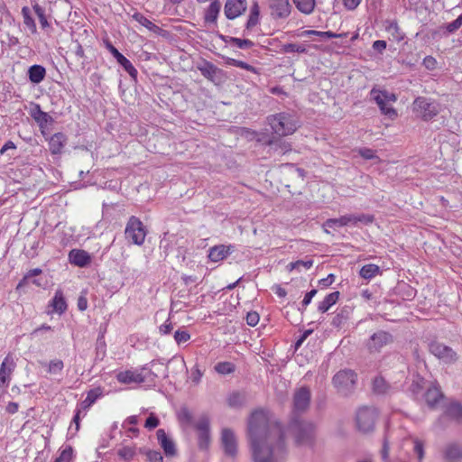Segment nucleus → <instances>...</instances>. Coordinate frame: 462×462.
I'll return each mask as SVG.
<instances>
[{"instance_id": "nucleus-9", "label": "nucleus", "mask_w": 462, "mask_h": 462, "mask_svg": "<svg viewBox=\"0 0 462 462\" xmlns=\"http://www.w3.org/2000/svg\"><path fill=\"white\" fill-rule=\"evenodd\" d=\"M125 237L133 244L142 245L146 236V229L143 222L136 217L132 216L126 224L125 230Z\"/></svg>"}, {"instance_id": "nucleus-6", "label": "nucleus", "mask_w": 462, "mask_h": 462, "mask_svg": "<svg viewBox=\"0 0 462 462\" xmlns=\"http://www.w3.org/2000/svg\"><path fill=\"white\" fill-rule=\"evenodd\" d=\"M311 391L308 386L296 388L292 395L291 418H300L310 405Z\"/></svg>"}, {"instance_id": "nucleus-57", "label": "nucleus", "mask_w": 462, "mask_h": 462, "mask_svg": "<svg viewBox=\"0 0 462 462\" xmlns=\"http://www.w3.org/2000/svg\"><path fill=\"white\" fill-rule=\"evenodd\" d=\"M73 449L70 447L64 448L60 454V456L57 458L58 461L60 462H69L72 458Z\"/></svg>"}, {"instance_id": "nucleus-40", "label": "nucleus", "mask_w": 462, "mask_h": 462, "mask_svg": "<svg viewBox=\"0 0 462 462\" xmlns=\"http://www.w3.org/2000/svg\"><path fill=\"white\" fill-rule=\"evenodd\" d=\"M259 16H260V7L257 2L253 3L251 9H250V14L249 18L246 23V29H251L254 27L258 22H259Z\"/></svg>"}, {"instance_id": "nucleus-18", "label": "nucleus", "mask_w": 462, "mask_h": 462, "mask_svg": "<svg viewBox=\"0 0 462 462\" xmlns=\"http://www.w3.org/2000/svg\"><path fill=\"white\" fill-rule=\"evenodd\" d=\"M221 442L226 455L235 457L237 452L236 439L229 429H224L221 433Z\"/></svg>"}, {"instance_id": "nucleus-23", "label": "nucleus", "mask_w": 462, "mask_h": 462, "mask_svg": "<svg viewBox=\"0 0 462 462\" xmlns=\"http://www.w3.org/2000/svg\"><path fill=\"white\" fill-rule=\"evenodd\" d=\"M67 143V137L63 133L54 134L49 140V148L52 154H60L62 152Z\"/></svg>"}, {"instance_id": "nucleus-21", "label": "nucleus", "mask_w": 462, "mask_h": 462, "mask_svg": "<svg viewBox=\"0 0 462 462\" xmlns=\"http://www.w3.org/2000/svg\"><path fill=\"white\" fill-rule=\"evenodd\" d=\"M69 259L70 263L79 266L85 267L87 266L90 261L91 257L89 254L84 250L80 249H73L69 254Z\"/></svg>"}, {"instance_id": "nucleus-39", "label": "nucleus", "mask_w": 462, "mask_h": 462, "mask_svg": "<svg viewBox=\"0 0 462 462\" xmlns=\"http://www.w3.org/2000/svg\"><path fill=\"white\" fill-rule=\"evenodd\" d=\"M132 18L134 21H136L137 23H139L140 24H142L143 26H144L145 28H147L151 32H157L160 30V28L156 24L152 23L148 18H146L141 13H138V12L134 13L132 15Z\"/></svg>"}, {"instance_id": "nucleus-29", "label": "nucleus", "mask_w": 462, "mask_h": 462, "mask_svg": "<svg viewBox=\"0 0 462 462\" xmlns=\"http://www.w3.org/2000/svg\"><path fill=\"white\" fill-rule=\"evenodd\" d=\"M384 27L385 31L390 34L393 41L400 42L405 38V33L401 30L397 22L386 21Z\"/></svg>"}, {"instance_id": "nucleus-60", "label": "nucleus", "mask_w": 462, "mask_h": 462, "mask_svg": "<svg viewBox=\"0 0 462 462\" xmlns=\"http://www.w3.org/2000/svg\"><path fill=\"white\" fill-rule=\"evenodd\" d=\"M147 458L150 462H162L163 457L160 451L149 450L146 452Z\"/></svg>"}, {"instance_id": "nucleus-51", "label": "nucleus", "mask_w": 462, "mask_h": 462, "mask_svg": "<svg viewBox=\"0 0 462 462\" xmlns=\"http://www.w3.org/2000/svg\"><path fill=\"white\" fill-rule=\"evenodd\" d=\"M373 389L376 393H385L388 389L386 381L382 377H376L373 382Z\"/></svg>"}, {"instance_id": "nucleus-62", "label": "nucleus", "mask_w": 462, "mask_h": 462, "mask_svg": "<svg viewBox=\"0 0 462 462\" xmlns=\"http://www.w3.org/2000/svg\"><path fill=\"white\" fill-rule=\"evenodd\" d=\"M422 64L427 69L433 70L436 69L437 60L432 56H427L424 58Z\"/></svg>"}, {"instance_id": "nucleus-64", "label": "nucleus", "mask_w": 462, "mask_h": 462, "mask_svg": "<svg viewBox=\"0 0 462 462\" xmlns=\"http://www.w3.org/2000/svg\"><path fill=\"white\" fill-rule=\"evenodd\" d=\"M173 329V325L171 322L166 320L162 325L159 327V331L162 335H168Z\"/></svg>"}, {"instance_id": "nucleus-13", "label": "nucleus", "mask_w": 462, "mask_h": 462, "mask_svg": "<svg viewBox=\"0 0 462 462\" xmlns=\"http://www.w3.org/2000/svg\"><path fill=\"white\" fill-rule=\"evenodd\" d=\"M31 106H32L31 116L38 124L42 134L44 136L49 134L54 123L53 118L48 113L42 111L39 105L31 103Z\"/></svg>"}, {"instance_id": "nucleus-53", "label": "nucleus", "mask_w": 462, "mask_h": 462, "mask_svg": "<svg viewBox=\"0 0 462 462\" xmlns=\"http://www.w3.org/2000/svg\"><path fill=\"white\" fill-rule=\"evenodd\" d=\"M413 444H414L413 450H414L415 454L417 455L419 461L421 462L422 459L424 458V443L421 440H420L419 439H414Z\"/></svg>"}, {"instance_id": "nucleus-63", "label": "nucleus", "mask_w": 462, "mask_h": 462, "mask_svg": "<svg viewBox=\"0 0 462 462\" xmlns=\"http://www.w3.org/2000/svg\"><path fill=\"white\" fill-rule=\"evenodd\" d=\"M31 282L36 284L38 287L45 288L49 284V280L47 276L40 275L39 278H34L33 280H31Z\"/></svg>"}, {"instance_id": "nucleus-2", "label": "nucleus", "mask_w": 462, "mask_h": 462, "mask_svg": "<svg viewBox=\"0 0 462 462\" xmlns=\"http://www.w3.org/2000/svg\"><path fill=\"white\" fill-rule=\"evenodd\" d=\"M180 425L187 429L193 427L198 432V444L201 449H206L210 442V421L207 415H201L196 421L192 413L186 407H182L178 412Z\"/></svg>"}, {"instance_id": "nucleus-10", "label": "nucleus", "mask_w": 462, "mask_h": 462, "mask_svg": "<svg viewBox=\"0 0 462 462\" xmlns=\"http://www.w3.org/2000/svg\"><path fill=\"white\" fill-rule=\"evenodd\" d=\"M356 374L351 370H341L333 377V384L342 395H348L354 389Z\"/></svg>"}, {"instance_id": "nucleus-50", "label": "nucleus", "mask_w": 462, "mask_h": 462, "mask_svg": "<svg viewBox=\"0 0 462 462\" xmlns=\"http://www.w3.org/2000/svg\"><path fill=\"white\" fill-rule=\"evenodd\" d=\"M282 50L285 53H292V52H298V53H306L307 48L303 44H298V43H286L283 44L282 47Z\"/></svg>"}, {"instance_id": "nucleus-52", "label": "nucleus", "mask_w": 462, "mask_h": 462, "mask_svg": "<svg viewBox=\"0 0 462 462\" xmlns=\"http://www.w3.org/2000/svg\"><path fill=\"white\" fill-rule=\"evenodd\" d=\"M393 439V432L387 430L383 439V444L382 448V457L383 460H386L389 456V445Z\"/></svg>"}, {"instance_id": "nucleus-46", "label": "nucleus", "mask_w": 462, "mask_h": 462, "mask_svg": "<svg viewBox=\"0 0 462 462\" xmlns=\"http://www.w3.org/2000/svg\"><path fill=\"white\" fill-rule=\"evenodd\" d=\"M236 370V365L231 362H219L215 365V371L219 374H229Z\"/></svg>"}, {"instance_id": "nucleus-59", "label": "nucleus", "mask_w": 462, "mask_h": 462, "mask_svg": "<svg viewBox=\"0 0 462 462\" xmlns=\"http://www.w3.org/2000/svg\"><path fill=\"white\" fill-rule=\"evenodd\" d=\"M159 419L153 413H152L145 420L144 427L148 430H153L159 425Z\"/></svg>"}, {"instance_id": "nucleus-49", "label": "nucleus", "mask_w": 462, "mask_h": 462, "mask_svg": "<svg viewBox=\"0 0 462 462\" xmlns=\"http://www.w3.org/2000/svg\"><path fill=\"white\" fill-rule=\"evenodd\" d=\"M227 42L234 44L242 50L250 49L254 45V43L251 40L240 39V38H236V37H229V40L227 41Z\"/></svg>"}, {"instance_id": "nucleus-36", "label": "nucleus", "mask_w": 462, "mask_h": 462, "mask_svg": "<svg viewBox=\"0 0 462 462\" xmlns=\"http://www.w3.org/2000/svg\"><path fill=\"white\" fill-rule=\"evenodd\" d=\"M316 35L320 37L321 39H331V38H342L346 37L347 33H335L331 31L320 32L315 30H307L302 32L301 36H311Z\"/></svg>"}, {"instance_id": "nucleus-7", "label": "nucleus", "mask_w": 462, "mask_h": 462, "mask_svg": "<svg viewBox=\"0 0 462 462\" xmlns=\"http://www.w3.org/2000/svg\"><path fill=\"white\" fill-rule=\"evenodd\" d=\"M370 96L379 106L382 114L387 116L391 119L397 117V111L392 106H387V103H394L397 100L395 94L384 89L381 90L374 88L370 91Z\"/></svg>"}, {"instance_id": "nucleus-44", "label": "nucleus", "mask_w": 462, "mask_h": 462, "mask_svg": "<svg viewBox=\"0 0 462 462\" xmlns=\"http://www.w3.org/2000/svg\"><path fill=\"white\" fill-rule=\"evenodd\" d=\"M296 7L303 14H310L315 7V0H293Z\"/></svg>"}, {"instance_id": "nucleus-61", "label": "nucleus", "mask_w": 462, "mask_h": 462, "mask_svg": "<svg viewBox=\"0 0 462 462\" xmlns=\"http://www.w3.org/2000/svg\"><path fill=\"white\" fill-rule=\"evenodd\" d=\"M246 323L251 326L254 327L259 322V314L255 311H251L246 314Z\"/></svg>"}, {"instance_id": "nucleus-17", "label": "nucleus", "mask_w": 462, "mask_h": 462, "mask_svg": "<svg viewBox=\"0 0 462 462\" xmlns=\"http://www.w3.org/2000/svg\"><path fill=\"white\" fill-rule=\"evenodd\" d=\"M197 69L200 71L203 77L212 82H216L217 79H220L224 75L221 69L206 60L199 62L197 65Z\"/></svg>"}, {"instance_id": "nucleus-30", "label": "nucleus", "mask_w": 462, "mask_h": 462, "mask_svg": "<svg viewBox=\"0 0 462 462\" xmlns=\"http://www.w3.org/2000/svg\"><path fill=\"white\" fill-rule=\"evenodd\" d=\"M13 361L6 356L0 367V388L5 387L10 380Z\"/></svg>"}, {"instance_id": "nucleus-28", "label": "nucleus", "mask_w": 462, "mask_h": 462, "mask_svg": "<svg viewBox=\"0 0 462 462\" xmlns=\"http://www.w3.org/2000/svg\"><path fill=\"white\" fill-rule=\"evenodd\" d=\"M267 145L270 147V150L273 152H277L278 154H285L286 152L291 151V145L282 139L273 138L267 142Z\"/></svg>"}, {"instance_id": "nucleus-34", "label": "nucleus", "mask_w": 462, "mask_h": 462, "mask_svg": "<svg viewBox=\"0 0 462 462\" xmlns=\"http://www.w3.org/2000/svg\"><path fill=\"white\" fill-rule=\"evenodd\" d=\"M221 5L217 1L212 2L205 13V22L206 23H216L218 14L220 12Z\"/></svg>"}, {"instance_id": "nucleus-15", "label": "nucleus", "mask_w": 462, "mask_h": 462, "mask_svg": "<svg viewBox=\"0 0 462 462\" xmlns=\"http://www.w3.org/2000/svg\"><path fill=\"white\" fill-rule=\"evenodd\" d=\"M106 49L114 56L116 61L124 68V69L130 75L133 79L137 78V70L132 62L126 59L118 50L108 41L105 42Z\"/></svg>"}, {"instance_id": "nucleus-24", "label": "nucleus", "mask_w": 462, "mask_h": 462, "mask_svg": "<svg viewBox=\"0 0 462 462\" xmlns=\"http://www.w3.org/2000/svg\"><path fill=\"white\" fill-rule=\"evenodd\" d=\"M232 246L231 245H216L209 249L208 253V258L210 261L217 263L219 261L224 260L232 253Z\"/></svg>"}, {"instance_id": "nucleus-3", "label": "nucleus", "mask_w": 462, "mask_h": 462, "mask_svg": "<svg viewBox=\"0 0 462 462\" xmlns=\"http://www.w3.org/2000/svg\"><path fill=\"white\" fill-rule=\"evenodd\" d=\"M289 431L298 446H311L316 437V427L310 420L291 418Z\"/></svg>"}, {"instance_id": "nucleus-25", "label": "nucleus", "mask_w": 462, "mask_h": 462, "mask_svg": "<svg viewBox=\"0 0 462 462\" xmlns=\"http://www.w3.org/2000/svg\"><path fill=\"white\" fill-rule=\"evenodd\" d=\"M157 439L163 448V451L166 456H174L176 453L175 444L173 441L169 439L164 431V430L160 429L157 430Z\"/></svg>"}, {"instance_id": "nucleus-22", "label": "nucleus", "mask_w": 462, "mask_h": 462, "mask_svg": "<svg viewBox=\"0 0 462 462\" xmlns=\"http://www.w3.org/2000/svg\"><path fill=\"white\" fill-rule=\"evenodd\" d=\"M443 458L447 462H458L462 458V447L457 443L448 444L443 450Z\"/></svg>"}, {"instance_id": "nucleus-37", "label": "nucleus", "mask_w": 462, "mask_h": 462, "mask_svg": "<svg viewBox=\"0 0 462 462\" xmlns=\"http://www.w3.org/2000/svg\"><path fill=\"white\" fill-rule=\"evenodd\" d=\"M102 395L101 388H95L88 392L87 397L81 402L80 407L83 410L88 409Z\"/></svg>"}, {"instance_id": "nucleus-19", "label": "nucleus", "mask_w": 462, "mask_h": 462, "mask_svg": "<svg viewBox=\"0 0 462 462\" xmlns=\"http://www.w3.org/2000/svg\"><path fill=\"white\" fill-rule=\"evenodd\" d=\"M269 7L273 17L285 18L291 13V5L289 0H269Z\"/></svg>"}, {"instance_id": "nucleus-1", "label": "nucleus", "mask_w": 462, "mask_h": 462, "mask_svg": "<svg viewBox=\"0 0 462 462\" xmlns=\"http://www.w3.org/2000/svg\"><path fill=\"white\" fill-rule=\"evenodd\" d=\"M248 435L254 462H278L286 453L284 432L268 411L256 410L248 420Z\"/></svg>"}, {"instance_id": "nucleus-48", "label": "nucleus", "mask_w": 462, "mask_h": 462, "mask_svg": "<svg viewBox=\"0 0 462 462\" xmlns=\"http://www.w3.org/2000/svg\"><path fill=\"white\" fill-rule=\"evenodd\" d=\"M313 265V261L311 259L308 260H299L293 263H290L287 265V269L289 272H291L295 269L300 271L301 268H304L306 270L310 269Z\"/></svg>"}, {"instance_id": "nucleus-12", "label": "nucleus", "mask_w": 462, "mask_h": 462, "mask_svg": "<svg viewBox=\"0 0 462 462\" xmlns=\"http://www.w3.org/2000/svg\"><path fill=\"white\" fill-rule=\"evenodd\" d=\"M412 106L413 111L425 121L430 120L439 112L436 104L424 97H417Z\"/></svg>"}, {"instance_id": "nucleus-42", "label": "nucleus", "mask_w": 462, "mask_h": 462, "mask_svg": "<svg viewBox=\"0 0 462 462\" xmlns=\"http://www.w3.org/2000/svg\"><path fill=\"white\" fill-rule=\"evenodd\" d=\"M245 402V396L239 392H234L227 397V404L232 408H240Z\"/></svg>"}, {"instance_id": "nucleus-8", "label": "nucleus", "mask_w": 462, "mask_h": 462, "mask_svg": "<svg viewBox=\"0 0 462 462\" xmlns=\"http://www.w3.org/2000/svg\"><path fill=\"white\" fill-rule=\"evenodd\" d=\"M378 418V411L374 407L364 406L356 411V425L359 431L369 433L374 430Z\"/></svg>"}, {"instance_id": "nucleus-55", "label": "nucleus", "mask_w": 462, "mask_h": 462, "mask_svg": "<svg viewBox=\"0 0 462 462\" xmlns=\"http://www.w3.org/2000/svg\"><path fill=\"white\" fill-rule=\"evenodd\" d=\"M174 339L178 345L185 343L190 339V334L186 330H176Z\"/></svg>"}, {"instance_id": "nucleus-38", "label": "nucleus", "mask_w": 462, "mask_h": 462, "mask_svg": "<svg viewBox=\"0 0 462 462\" xmlns=\"http://www.w3.org/2000/svg\"><path fill=\"white\" fill-rule=\"evenodd\" d=\"M75 65L80 69H84L86 65V56L84 50L79 42L76 43L74 50L72 51Z\"/></svg>"}, {"instance_id": "nucleus-54", "label": "nucleus", "mask_w": 462, "mask_h": 462, "mask_svg": "<svg viewBox=\"0 0 462 462\" xmlns=\"http://www.w3.org/2000/svg\"><path fill=\"white\" fill-rule=\"evenodd\" d=\"M462 26V14L453 22L445 25V29L448 33L457 32Z\"/></svg>"}, {"instance_id": "nucleus-20", "label": "nucleus", "mask_w": 462, "mask_h": 462, "mask_svg": "<svg viewBox=\"0 0 462 462\" xmlns=\"http://www.w3.org/2000/svg\"><path fill=\"white\" fill-rule=\"evenodd\" d=\"M116 379L125 384L141 383L144 382L145 376L139 370H125L118 373Z\"/></svg>"}, {"instance_id": "nucleus-35", "label": "nucleus", "mask_w": 462, "mask_h": 462, "mask_svg": "<svg viewBox=\"0 0 462 462\" xmlns=\"http://www.w3.org/2000/svg\"><path fill=\"white\" fill-rule=\"evenodd\" d=\"M359 274L362 278L365 280H371L378 274H381V269L378 265L374 263H368L364 265L360 271Z\"/></svg>"}, {"instance_id": "nucleus-31", "label": "nucleus", "mask_w": 462, "mask_h": 462, "mask_svg": "<svg viewBox=\"0 0 462 462\" xmlns=\"http://www.w3.org/2000/svg\"><path fill=\"white\" fill-rule=\"evenodd\" d=\"M50 306L52 307L53 310L59 314H62L66 311L67 303L61 291H56L53 299L50 303Z\"/></svg>"}, {"instance_id": "nucleus-47", "label": "nucleus", "mask_w": 462, "mask_h": 462, "mask_svg": "<svg viewBox=\"0 0 462 462\" xmlns=\"http://www.w3.org/2000/svg\"><path fill=\"white\" fill-rule=\"evenodd\" d=\"M226 62L228 65L235 66V67H237L240 69H244L245 70L258 74V70L256 68H254V66H252L245 61L238 60L232 59V58H226Z\"/></svg>"}, {"instance_id": "nucleus-56", "label": "nucleus", "mask_w": 462, "mask_h": 462, "mask_svg": "<svg viewBox=\"0 0 462 462\" xmlns=\"http://www.w3.org/2000/svg\"><path fill=\"white\" fill-rule=\"evenodd\" d=\"M317 292L318 291L313 289L305 294L304 299L301 301V307L299 308L300 311H304L306 310L307 306L311 302L312 298L317 294Z\"/></svg>"}, {"instance_id": "nucleus-45", "label": "nucleus", "mask_w": 462, "mask_h": 462, "mask_svg": "<svg viewBox=\"0 0 462 462\" xmlns=\"http://www.w3.org/2000/svg\"><path fill=\"white\" fill-rule=\"evenodd\" d=\"M33 10L36 16L38 17L42 28H48L50 24L48 22V16L46 14V9L36 4L33 5Z\"/></svg>"}, {"instance_id": "nucleus-5", "label": "nucleus", "mask_w": 462, "mask_h": 462, "mask_svg": "<svg viewBox=\"0 0 462 462\" xmlns=\"http://www.w3.org/2000/svg\"><path fill=\"white\" fill-rule=\"evenodd\" d=\"M374 217L367 214H351L345 215L338 218H328L324 224L323 227L325 232L329 233L328 228L336 229L337 227H342L346 226H356L358 223L368 225L373 223Z\"/></svg>"}, {"instance_id": "nucleus-27", "label": "nucleus", "mask_w": 462, "mask_h": 462, "mask_svg": "<svg viewBox=\"0 0 462 462\" xmlns=\"http://www.w3.org/2000/svg\"><path fill=\"white\" fill-rule=\"evenodd\" d=\"M116 454L121 460L129 462L136 456L137 452L135 446L125 444L124 441L116 448Z\"/></svg>"}, {"instance_id": "nucleus-16", "label": "nucleus", "mask_w": 462, "mask_h": 462, "mask_svg": "<svg viewBox=\"0 0 462 462\" xmlns=\"http://www.w3.org/2000/svg\"><path fill=\"white\" fill-rule=\"evenodd\" d=\"M247 7L246 0H226L224 13L227 19L233 20L243 14Z\"/></svg>"}, {"instance_id": "nucleus-14", "label": "nucleus", "mask_w": 462, "mask_h": 462, "mask_svg": "<svg viewBox=\"0 0 462 462\" xmlns=\"http://www.w3.org/2000/svg\"><path fill=\"white\" fill-rule=\"evenodd\" d=\"M393 342V336L383 330L373 334L368 342L367 347L371 353L380 352L381 349Z\"/></svg>"}, {"instance_id": "nucleus-33", "label": "nucleus", "mask_w": 462, "mask_h": 462, "mask_svg": "<svg viewBox=\"0 0 462 462\" xmlns=\"http://www.w3.org/2000/svg\"><path fill=\"white\" fill-rule=\"evenodd\" d=\"M445 415L459 421L462 419V404L457 402H450L446 408Z\"/></svg>"}, {"instance_id": "nucleus-26", "label": "nucleus", "mask_w": 462, "mask_h": 462, "mask_svg": "<svg viewBox=\"0 0 462 462\" xmlns=\"http://www.w3.org/2000/svg\"><path fill=\"white\" fill-rule=\"evenodd\" d=\"M443 399V394L440 392L439 388L436 385H432L428 388L425 393V401L429 407L431 409L436 408L438 403Z\"/></svg>"}, {"instance_id": "nucleus-4", "label": "nucleus", "mask_w": 462, "mask_h": 462, "mask_svg": "<svg viewBox=\"0 0 462 462\" xmlns=\"http://www.w3.org/2000/svg\"><path fill=\"white\" fill-rule=\"evenodd\" d=\"M267 122L273 132L279 136L292 134L300 125L297 118L286 112L269 116Z\"/></svg>"}, {"instance_id": "nucleus-32", "label": "nucleus", "mask_w": 462, "mask_h": 462, "mask_svg": "<svg viewBox=\"0 0 462 462\" xmlns=\"http://www.w3.org/2000/svg\"><path fill=\"white\" fill-rule=\"evenodd\" d=\"M339 291L328 294L318 305V310L321 313L327 312L338 300Z\"/></svg>"}, {"instance_id": "nucleus-43", "label": "nucleus", "mask_w": 462, "mask_h": 462, "mask_svg": "<svg viewBox=\"0 0 462 462\" xmlns=\"http://www.w3.org/2000/svg\"><path fill=\"white\" fill-rule=\"evenodd\" d=\"M42 366L47 368V372L51 374L57 375L60 374L64 367V364L60 359H53L50 361L49 364L42 363Z\"/></svg>"}, {"instance_id": "nucleus-58", "label": "nucleus", "mask_w": 462, "mask_h": 462, "mask_svg": "<svg viewBox=\"0 0 462 462\" xmlns=\"http://www.w3.org/2000/svg\"><path fill=\"white\" fill-rule=\"evenodd\" d=\"M358 153L361 157L365 160H372L377 158L375 152L370 148H361L358 150Z\"/></svg>"}, {"instance_id": "nucleus-11", "label": "nucleus", "mask_w": 462, "mask_h": 462, "mask_svg": "<svg viewBox=\"0 0 462 462\" xmlns=\"http://www.w3.org/2000/svg\"><path fill=\"white\" fill-rule=\"evenodd\" d=\"M429 351L444 364H453L457 359V353L445 344L439 341H432L429 344Z\"/></svg>"}, {"instance_id": "nucleus-41", "label": "nucleus", "mask_w": 462, "mask_h": 462, "mask_svg": "<svg viewBox=\"0 0 462 462\" xmlns=\"http://www.w3.org/2000/svg\"><path fill=\"white\" fill-rule=\"evenodd\" d=\"M45 76H46V69L43 66H41V65L31 66V82L38 84L44 79Z\"/></svg>"}]
</instances>
